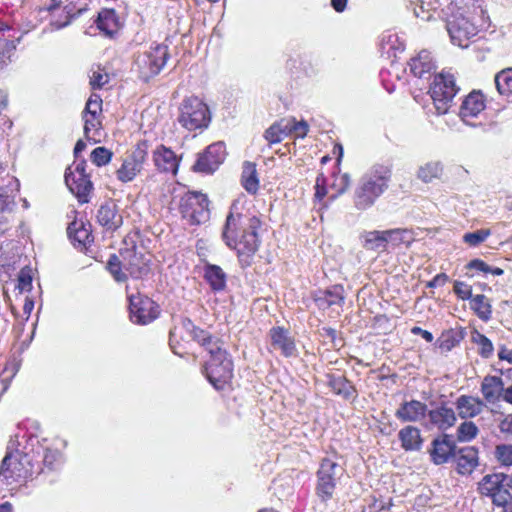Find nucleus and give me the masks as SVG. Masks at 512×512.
<instances>
[{"label": "nucleus", "mask_w": 512, "mask_h": 512, "mask_svg": "<svg viewBox=\"0 0 512 512\" xmlns=\"http://www.w3.org/2000/svg\"><path fill=\"white\" fill-rule=\"evenodd\" d=\"M504 391V382L501 377L487 375L483 378L481 393L488 403L494 404L499 400H503Z\"/></svg>", "instance_id": "a878e982"}, {"label": "nucleus", "mask_w": 512, "mask_h": 512, "mask_svg": "<svg viewBox=\"0 0 512 512\" xmlns=\"http://www.w3.org/2000/svg\"><path fill=\"white\" fill-rule=\"evenodd\" d=\"M99 116L100 115H97V114L83 113L85 137L88 140H93L94 142L98 141V139H97V135L99 134L98 129L101 125Z\"/></svg>", "instance_id": "a18cd8bd"}, {"label": "nucleus", "mask_w": 512, "mask_h": 512, "mask_svg": "<svg viewBox=\"0 0 512 512\" xmlns=\"http://www.w3.org/2000/svg\"><path fill=\"white\" fill-rule=\"evenodd\" d=\"M494 82L501 96L506 98L512 97V67L504 68L496 73Z\"/></svg>", "instance_id": "4c0bfd02"}, {"label": "nucleus", "mask_w": 512, "mask_h": 512, "mask_svg": "<svg viewBox=\"0 0 512 512\" xmlns=\"http://www.w3.org/2000/svg\"><path fill=\"white\" fill-rule=\"evenodd\" d=\"M19 188L20 183L16 178H11L7 185L0 186V212L11 211L13 209Z\"/></svg>", "instance_id": "c756f323"}, {"label": "nucleus", "mask_w": 512, "mask_h": 512, "mask_svg": "<svg viewBox=\"0 0 512 512\" xmlns=\"http://www.w3.org/2000/svg\"><path fill=\"white\" fill-rule=\"evenodd\" d=\"M457 421L455 410L448 407L446 402H442L428 411L427 427L437 428L440 431H446L453 427Z\"/></svg>", "instance_id": "dca6fc26"}, {"label": "nucleus", "mask_w": 512, "mask_h": 512, "mask_svg": "<svg viewBox=\"0 0 512 512\" xmlns=\"http://www.w3.org/2000/svg\"><path fill=\"white\" fill-rule=\"evenodd\" d=\"M490 235L489 229H480L463 235V241L469 246H477L484 242Z\"/></svg>", "instance_id": "864d4df0"}, {"label": "nucleus", "mask_w": 512, "mask_h": 512, "mask_svg": "<svg viewBox=\"0 0 512 512\" xmlns=\"http://www.w3.org/2000/svg\"><path fill=\"white\" fill-rule=\"evenodd\" d=\"M65 183L79 202H89V195L93 189V183L89 175L72 174V167H68L65 172Z\"/></svg>", "instance_id": "6ab92c4d"}, {"label": "nucleus", "mask_w": 512, "mask_h": 512, "mask_svg": "<svg viewBox=\"0 0 512 512\" xmlns=\"http://www.w3.org/2000/svg\"><path fill=\"white\" fill-rule=\"evenodd\" d=\"M386 239L387 244H392L393 246L405 245L409 246L413 241V233L408 229H392L386 230Z\"/></svg>", "instance_id": "79ce46f5"}, {"label": "nucleus", "mask_w": 512, "mask_h": 512, "mask_svg": "<svg viewBox=\"0 0 512 512\" xmlns=\"http://www.w3.org/2000/svg\"><path fill=\"white\" fill-rule=\"evenodd\" d=\"M436 3L425 2L424 0H417V2L411 3V9L416 18L423 21H429L433 17V12L437 9Z\"/></svg>", "instance_id": "c03bdc74"}, {"label": "nucleus", "mask_w": 512, "mask_h": 512, "mask_svg": "<svg viewBox=\"0 0 512 512\" xmlns=\"http://www.w3.org/2000/svg\"><path fill=\"white\" fill-rule=\"evenodd\" d=\"M470 307L481 320L488 321L491 318V305L485 295L478 294L473 296L470 299Z\"/></svg>", "instance_id": "a19ab883"}, {"label": "nucleus", "mask_w": 512, "mask_h": 512, "mask_svg": "<svg viewBox=\"0 0 512 512\" xmlns=\"http://www.w3.org/2000/svg\"><path fill=\"white\" fill-rule=\"evenodd\" d=\"M288 122L285 118L273 123L264 132L265 140L270 144L280 143L284 138L289 136Z\"/></svg>", "instance_id": "e433bc0d"}, {"label": "nucleus", "mask_w": 512, "mask_h": 512, "mask_svg": "<svg viewBox=\"0 0 512 512\" xmlns=\"http://www.w3.org/2000/svg\"><path fill=\"white\" fill-rule=\"evenodd\" d=\"M13 48L9 40L0 38V67L10 60Z\"/></svg>", "instance_id": "e2e57ef3"}, {"label": "nucleus", "mask_w": 512, "mask_h": 512, "mask_svg": "<svg viewBox=\"0 0 512 512\" xmlns=\"http://www.w3.org/2000/svg\"><path fill=\"white\" fill-rule=\"evenodd\" d=\"M429 92L437 114H446L452 105L453 98L458 92L454 76L449 73L436 75Z\"/></svg>", "instance_id": "423d86ee"}, {"label": "nucleus", "mask_w": 512, "mask_h": 512, "mask_svg": "<svg viewBox=\"0 0 512 512\" xmlns=\"http://www.w3.org/2000/svg\"><path fill=\"white\" fill-rule=\"evenodd\" d=\"M242 185L250 194H255L259 188L256 166L253 163L246 162L242 172Z\"/></svg>", "instance_id": "ea45409f"}, {"label": "nucleus", "mask_w": 512, "mask_h": 512, "mask_svg": "<svg viewBox=\"0 0 512 512\" xmlns=\"http://www.w3.org/2000/svg\"><path fill=\"white\" fill-rule=\"evenodd\" d=\"M269 336L271 347L274 350L280 351L285 357L296 355V345L288 330L282 327H273L269 332Z\"/></svg>", "instance_id": "aec40b11"}, {"label": "nucleus", "mask_w": 512, "mask_h": 512, "mask_svg": "<svg viewBox=\"0 0 512 512\" xmlns=\"http://www.w3.org/2000/svg\"><path fill=\"white\" fill-rule=\"evenodd\" d=\"M62 463V454L56 449H46L43 464L50 470L58 468Z\"/></svg>", "instance_id": "3c124183"}, {"label": "nucleus", "mask_w": 512, "mask_h": 512, "mask_svg": "<svg viewBox=\"0 0 512 512\" xmlns=\"http://www.w3.org/2000/svg\"><path fill=\"white\" fill-rule=\"evenodd\" d=\"M398 437L401 441V446L406 451H417L422 446V438L420 430L414 426H406L402 428Z\"/></svg>", "instance_id": "7c9ffc66"}, {"label": "nucleus", "mask_w": 512, "mask_h": 512, "mask_svg": "<svg viewBox=\"0 0 512 512\" xmlns=\"http://www.w3.org/2000/svg\"><path fill=\"white\" fill-rule=\"evenodd\" d=\"M317 306L326 309L332 306L341 307L344 304V289L341 285H335L324 291H320L314 298Z\"/></svg>", "instance_id": "cd10ccee"}, {"label": "nucleus", "mask_w": 512, "mask_h": 512, "mask_svg": "<svg viewBox=\"0 0 512 512\" xmlns=\"http://www.w3.org/2000/svg\"><path fill=\"white\" fill-rule=\"evenodd\" d=\"M494 456L502 466H512V444L497 445L494 450Z\"/></svg>", "instance_id": "49530a36"}, {"label": "nucleus", "mask_w": 512, "mask_h": 512, "mask_svg": "<svg viewBox=\"0 0 512 512\" xmlns=\"http://www.w3.org/2000/svg\"><path fill=\"white\" fill-rule=\"evenodd\" d=\"M447 31L454 45L466 48L471 38L477 35V26L472 20L463 14L454 15L447 22Z\"/></svg>", "instance_id": "ddd939ff"}, {"label": "nucleus", "mask_w": 512, "mask_h": 512, "mask_svg": "<svg viewBox=\"0 0 512 512\" xmlns=\"http://www.w3.org/2000/svg\"><path fill=\"white\" fill-rule=\"evenodd\" d=\"M204 372L214 388L222 390L233 376V363L228 353L223 357L209 359L204 366Z\"/></svg>", "instance_id": "f8f14e48"}, {"label": "nucleus", "mask_w": 512, "mask_h": 512, "mask_svg": "<svg viewBox=\"0 0 512 512\" xmlns=\"http://www.w3.org/2000/svg\"><path fill=\"white\" fill-rule=\"evenodd\" d=\"M499 431L507 436H512V413L506 414L498 423Z\"/></svg>", "instance_id": "69168bd1"}, {"label": "nucleus", "mask_w": 512, "mask_h": 512, "mask_svg": "<svg viewBox=\"0 0 512 512\" xmlns=\"http://www.w3.org/2000/svg\"><path fill=\"white\" fill-rule=\"evenodd\" d=\"M381 53L387 58H396L398 53L404 51V44L399 40L396 33H386L381 38Z\"/></svg>", "instance_id": "c9c22d12"}, {"label": "nucleus", "mask_w": 512, "mask_h": 512, "mask_svg": "<svg viewBox=\"0 0 512 512\" xmlns=\"http://www.w3.org/2000/svg\"><path fill=\"white\" fill-rule=\"evenodd\" d=\"M89 9V0H51L46 10L55 18L62 11L65 14L64 20L55 19L53 27L61 29L71 23V21Z\"/></svg>", "instance_id": "9d476101"}, {"label": "nucleus", "mask_w": 512, "mask_h": 512, "mask_svg": "<svg viewBox=\"0 0 512 512\" xmlns=\"http://www.w3.org/2000/svg\"><path fill=\"white\" fill-rule=\"evenodd\" d=\"M34 464L32 457L20 450L8 452L0 465V491L4 486L26 480L32 476Z\"/></svg>", "instance_id": "7ed1b4c3"}, {"label": "nucleus", "mask_w": 512, "mask_h": 512, "mask_svg": "<svg viewBox=\"0 0 512 512\" xmlns=\"http://www.w3.org/2000/svg\"><path fill=\"white\" fill-rule=\"evenodd\" d=\"M177 119L188 131H202L209 126L211 114L206 103L196 96H191L182 100Z\"/></svg>", "instance_id": "20e7f679"}, {"label": "nucleus", "mask_w": 512, "mask_h": 512, "mask_svg": "<svg viewBox=\"0 0 512 512\" xmlns=\"http://www.w3.org/2000/svg\"><path fill=\"white\" fill-rule=\"evenodd\" d=\"M350 186V177L348 174L344 173L335 177V180L332 184V187L336 189V193L331 196V199L334 200L338 195L344 193L348 187Z\"/></svg>", "instance_id": "bf43d9fd"}, {"label": "nucleus", "mask_w": 512, "mask_h": 512, "mask_svg": "<svg viewBox=\"0 0 512 512\" xmlns=\"http://www.w3.org/2000/svg\"><path fill=\"white\" fill-rule=\"evenodd\" d=\"M209 200L205 194L187 192L180 199V213L189 224L205 223L210 217Z\"/></svg>", "instance_id": "0eeeda50"}, {"label": "nucleus", "mask_w": 512, "mask_h": 512, "mask_svg": "<svg viewBox=\"0 0 512 512\" xmlns=\"http://www.w3.org/2000/svg\"><path fill=\"white\" fill-rule=\"evenodd\" d=\"M147 154V143L145 141L138 143L135 149L124 158L122 165L117 170L118 180L124 183L132 181L143 169Z\"/></svg>", "instance_id": "4468645a"}, {"label": "nucleus", "mask_w": 512, "mask_h": 512, "mask_svg": "<svg viewBox=\"0 0 512 512\" xmlns=\"http://www.w3.org/2000/svg\"><path fill=\"white\" fill-rule=\"evenodd\" d=\"M260 226L259 217L236 213L235 205L231 207L222 231V238L229 248L236 250L242 267L250 266L258 251L260 245L258 229Z\"/></svg>", "instance_id": "f257e3e1"}, {"label": "nucleus", "mask_w": 512, "mask_h": 512, "mask_svg": "<svg viewBox=\"0 0 512 512\" xmlns=\"http://www.w3.org/2000/svg\"><path fill=\"white\" fill-rule=\"evenodd\" d=\"M456 443L448 434H443L432 441L431 461L435 465L447 463L456 453Z\"/></svg>", "instance_id": "a211bd4d"}, {"label": "nucleus", "mask_w": 512, "mask_h": 512, "mask_svg": "<svg viewBox=\"0 0 512 512\" xmlns=\"http://www.w3.org/2000/svg\"><path fill=\"white\" fill-rule=\"evenodd\" d=\"M360 239L366 250L384 251L388 245L385 231H366L361 234Z\"/></svg>", "instance_id": "f704fd0d"}, {"label": "nucleus", "mask_w": 512, "mask_h": 512, "mask_svg": "<svg viewBox=\"0 0 512 512\" xmlns=\"http://www.w3.org/2000/svg\"><path fill=\"white\" fill-rule=\"evenodd\" d=\"M484 407L485 403L483 400L470 395H461L455 401L458 416L464 420L478 416Z\"/></svg>", "instance_id": "5701e85b"}, {"label": "nucleus", "mask_w": 512, "mask_h": 512, "mask_svg": "<svg viewBox=\"0 0 512 512\" xmlns=\"http://www.w3.org/2000/svg\"><path fill=\"white\" fill-rule=\"evenodd\" d=\"M168 58L169 52L166 45L150 46L149 49L136 56L133 70L143 81H148L163 69Z\"/></svg>", "instance_id": "39448f33"}, {"label": "nucleus", "mask_w": 512, "mask_h": 512, "mask_svg": "<svg viewBox=\"0 0 512 512\" xmlns=\"http://www.w3.org/2000/svg\"><path fill=\"white\" fill-rule=\"evenodd\" d=\"M202 347L210 354V359L223 357V355L227 354V351L223 349L222 343L218 338H214L211 335L207 337V340L204 342Z\"/></svg>", "instance_id": "09e8293b"}, {"label": "nucleus", "mask_w": 512, "mask_h": 512, "mask_svg": "<svg viewBox=\"0 0 512 512\" xmlns=\"http://www.w3.org/2000/svg\"><path fill=\"white\" fill-rule=\"evenodd\" d=\"M467 267L469 269H475V270H478V271H481L484 273L490 272V266L487 263H485L483 260H480V259L471 260L468 263Z\"/></svg>", "instance_id": "338daca9"}, {"label": "nucleus", "mask_w": 512, "mask_h": 512, "mask_svg": "<svg viewBox=\"0 0 512 512\" xmlns=\"http://www.w3.org/2000/svg\"><path fill=\"white\" fill-rule=\"evenodd\" d=\"M17 288L20 292L30 291L32 289V270L30 268L24 267L20 270Z\"/></svg>", "instance_id": "6e6d98bb"}, {"label": "nucleus", "mask_w": 512, "mask_h": 512, "mask_svg": "<svg viewBox=\"0 0 512 512\" xmlns=\"http://www.w3.org/2000/svg\"><path fill=\"white\" fill-rule=\"evenodd\" d=\"M225 157V144L220 141L212 143L203 152L198 154L193 170L204 174H211L219 168Z\"/></svg>", "instance_id": "2eb2a0df"}, {"label": "nucleus", "mask_w": 512, "mask_h": 512, "mask_svg": "<svg viewBox=\"0 0 512 512\" xmlns=\"http://www.w3.org/2000/svg\"><path fill=\"white\" fill-rule=\"evenodd\" d=\"M184 326L190 331L193 340L197 341L201 346L207 340V337L210 336L207 331L194 326L189 319L184 321Z\"/></svg>", "instance_id": "4d7b16f0"}, {"label": "nucleus", "mask_w": 512, "mask_h": 512, "mask_svg": "<svg viewBox=\"0 0 512 512\" xmlns=\"http://www.w3.org/2000/svg\"><path fill=\"white\" fill-rule=\"evenodd\" d=\"M443 172V165L439 161H430L420 166L417 177L424 183H430L440 178Z\"/></svg>", "instance_id": "58836bf2"}, {"label": "nucleus", "mask_w": 512, "mask_h": 512, "mask_svg": "<svg viewBox=\"0 0 512 512\" xmlns=\"http://www.w3.org/2000/svg\"><path fill=\"white\" fill-rule=\"evenodd\" d=\"M97 220L106 230L114 231L122 225V216L118 213L117 205L107 202L100 206L97 212Z\"/></svg>", "instance_id": "bb28decb"}, {"label": "nucleus", "mask_w": 512, "mask_h": 512, "mask_svg": "<svg viewBox=\"0 0 512 512\" xmlns=\"http://www.w3.org/2000/svg\"><path fill=\"white\" fill-rule=\"evenodd\" d=\"M328 385L333 392L344 399H351L356 396V389L352 383L343 376H328Z\"/></svg>", "instance_id": "72a5a7b5"}, {"label": "nucleus", "mask_w": 512, "mask_h": 512, "mask_svg": "<svg viewBox=\"0 0 512 512\" xmlns=\"http://www.w3.org/2000/svg\"><path fill=\"white\" fill-rule=\"evenodd\" d=\"M86 161L84 159H76L74 164L71 166L72 167V174H75V175H88L86 173Z\"/></svg>", "instance_id": "774afa93"}, {"label": "nucleus", "mask_w": 512, "mask_h": 512, "mask_svg": "<svg viewBox=\"0 0 512 512\" xmlns=\"http://www.w3.org/2000/svg\"><path fill=\"white\" fill-rule=\"evenodd\" d=\"M485 109L484 95L481 92L473 91L463 100L459 116L461 120L470 126H476L472 119L477 118Z\"/></svg>", "instance_id": "f3484780"}, {"label": "nucleus", "mask_w": 512, "mask_h": 512, "mask_svg": "<svg viewBox=\"0 0 512 512\" xmlns=\"http://www.w3.org/2000/svg\"><path fill=\"white\" fill-rule=\"evenodd\" d=\"M288 122L287 127L289 128V135L303 138L308 132V124L305 121H296L295 118H285Z\"/></svg>", "instance_id": "603ef678"}, {"label": "nucleus", "mask_w": 512, "mask_h": 512, "mask_svg": "<svg viewBox=\"0 0 512 512\" xmlns=\"http://www.w3.org/2000/svg\"><path fill=\"white\" fill-rule=\"evenodd\" d=\"M456 471L461 475H469L479 464L478 449L467 446L456 450L454 455Z\"/></svg>", "instance_id": "4be33fe9"}, {"label": "nucleus", "mask_w": 512, "mask_h": 512, "mask_svg": "<svg viewBox=\"0 0 512 512\" xmlns=\"http://www.w3.org/2000/svg\"><path fill=\"white\" fill-rule=\"evenodd\" d=\"M108 81V74L100 70L93 71L92 75L90 76V85L93 89H101L108 83Z\"/></svg>", "instance_id": "680f3d73"}, {"label": "nucleus", "mask_w": 512, "mask_h": 512, "mask_svg": "<svg viewBox=\"0 0 512 512\" xmlns=\"http://www.w3.org/2000/svg\"><path fill=\"white\" fill-rule=\"evenodd\" d=\"M453 291L462 300H470L473 297L472 287L462 281L454 282Z\"/></svg>", "instance_id": "052dcab7"}, {"label": "nucleus", "mask_w": 512, "mask_h": 512, "mask_svg": "<svg viewBox=\"0 0 512 512\" xmlns=\"http://www.w3.org/2000/svg\"><path fill=\"white\" fill-rule=\"evenodd\" d=\"M473 342L479 346V354L483 358H489L493 354V344L490 339H488L485 335L476 332L472 336Z\"/></svg>", "instance_id": "de8ad7c7"}, {"label": "nucleus", "mask_w": 512, "mask_h": 512, "mask_svg": "<svg viewBox=\"0 0 512 512\" xmlns=\"http://www.w3.org/2000/svg\"><path fill=\"white\" fill-rule=\"evenodd\" d=\"M411 73L418 78H423L426 74H430L435 68L432 61L431 53L422 50L416 57H413L409 62Z\"/></svg>", "instance_id": "c85d7f7f"}, {"label": "nucleus", "mask_w": 512, "mask_h": 512, "mask_svg": "<svg viewBox=\"0 0 512 512\" xmlns=\"http://www.w3.org/2000/svg\"><path fill=\"white\" fill-rule=\"evenodd\" d=\"M94 24L99 33L105 37L113 38L120 30V19L114 9H102Z\"/></svg>", "instance_id": "412c9836"}, {"label": "nucleus", "mask_w": 512, "mask_h": 512, "mask_svg": "<svg viewBox=\"0 0 512 512\" xmlns=\"http://www.w3.org/2000/svg\"><path fill=\"white\" fill-rule=\"evenodd\" d=\"M204 278L214 292H220L226 288V274L218 265L206 264Z\"/></svg>", "instance_id": "2f4dec72"}, {"label": "nucleus", "mask_w": 512, "mask_h": 512, "mask_svg": "<svg viewBox=\"0 0 512 512\" xmlns=\"http://www.w3.org/2000/svg\"><path fill=\"white\" fill-rule=\"evenodd\" d=\"M91 161L96 166H103L110 162L112 153L105 147H97L91 153Z\"/></svg>", "instance_id": "5fc2aeb1"}, {"label": "nucleus", "mask_w": 512, "mask_h": 512, "mask_svg": "<svg viewBox=\"0 0 512 512\" xmlns=\"http://www.w3.org/2000/svg\"><path fill=\"white\" fill-rule=\"evenodd\" d=\"M102 111V99L100 95L92 93L86 102L83 113L100 115Z\"/></svg>", "instance_id": "13d9d810"}, {"label": "nucleus", "mask_w": 512, "mask_h": 512, "mask_svg": "<svg viewBox=\"0 0 512 512\" xmlns=\"http://www.w3.org/2000/svg\"><path fill=\"white\" fill-rule=\"evenodd\" d=\"M150 260L145 256L133 253L125 264V269L136 279L146 276L150 272Z\"/></svg>", "instance_id": "473e14b6"}, {"label": "nucleus", "mask_w": 512, "mask_h": 512, "mask_svg": "<svg viewBox=\"0 0 512 512\" xmlns=\"http://www.w3.org/2000/svg\"><path fill=\"white\" fill-rule=\"evenodd\" d=\"M343 469L331 459H323L317 472V495L327 501L334 493L337 479L342 475Z\"/></svg>", "instance_id": "9b49d317"}, {"label": "nucleus", "mask_w": 512, "mask_h": 512, "mask_svg": "<svg viewBox=\"0 0 512 512\" xmlns=\"http://www.w3.org/2000/svg\"><path fill=\"white\" fill-rule=\"evenodd\" d=\"M427 413V405L418 400L403 402L395 412V416L402 422H418Z\"/></svg>", "instance_id": "b1692460"}, {"label": "nucleus", "mask_w": 512, "mask_h": 512, "mask_svg": "<svg viewBox=\"0 0 512 512\" xmlns=\"http://www.w3.org/2000/svg\"><path fill=\"white\" fill-rule=\"evenodd\" d=\"M506 479L507 475L504 473L487 474L478 483V491L482 496L489 497L495 506H506L511 500Z\"/></svg>", "instance_id": "1a4fd4ad"}, {"label": "nucleus", "mask_w": 512, "mask_h": 512, "mask_svg": "<svg viewBox=\"0 0 512 512\" xmlns=\"http://www.w3.org/2000/svg\"><path fill=\"white\" fill-rule=\"evenodd\" d=\"M391 170L385 165H374L359 180L354 192V205L366 210L387 190Z\"/></svg>", "instance_id": "f03ea898"}, {"label": "nucleus", "mask_w": 512, "mask_h": 512, "mask_svg": "<svg viewBox=\"0 0 512 512\" xmlns=\"http://www.w3.org/2000/svg\"><path fill=\"white\" fill-rule=\"evenodd\" d=\"M129 300L131 320L140 325H146L154 321L159 315V306L149 297L140 293H131L130 286L126 287Z\"/></svg>", "instance_id": "6e6552de"}, {"label": "nucleus", "mask_w": 512, "mask_h": 512, "mask_svg": "<svg viewBox=\"0 0 512 512\" xmlns=\"http://www.w3.org/2000/svg\"><path fill=\"white\" fill-rule=\"evenodd\" d=\"M478 434V426L472 421L465 420L456 430V439L461 443L471 442L478 436Z\"/></svg>", "instance_id": "37998d69"}, {"label": "nucleus", "mask_w": 512, "mask_h": 512, "mask_svg": "<svg viewBox=\"0 0 512 512\" xmlns=\"http://www.w3.org/2000/svg\"><path fill=\"white\" fill-rule=\"evenodd\" d=\"M327 194L326 179L323 174H320L316 178L315 183V199L321 201Z\"/></svg>", "instance_id": "0e129e2a"}, {"label": "nucleus", "mask_w": 512, "mask_h": 512, "mask_svg": "<svg viewBox=\"0 0 512 512\" xmlns=\"http://www.w3.org/2000/svg\"><path fill=\"white\" fill-rule=\"evenodd\" d=\"M107 270L113 276L115 281L124 282L127 279L126 274L122 271L121 261L117 255L112 254L107 262Z\"/></svg>", "instance_id": "8fccbe9b"}, {"label": "nucleus", "mask_w": 512, "mask_h": 512, "mask_svg": "<svg viewBox=\"0 0 512 512\" xmlns=\"http://www.w3.org/2000/svg\"><path fill=\"white\" fill-rule=\"evenodd\" d=\"M153 161L159 171L175 175L178 170L179 161L175 153L163 146H158L153 152Z\"/></svg>", "instance_id": "393cba45"}]
</instances>
